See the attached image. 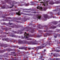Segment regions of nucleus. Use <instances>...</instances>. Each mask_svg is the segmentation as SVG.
Here are the masks:
<instances>
[{"instance_id": "nucleus-57", "label": "nucleus", "mask_w": 60, "mask_h": 60, "mask_svg": "<svg viewBox=\"0 0 60 60\" xmlns=\"http://www.w3.org/2000/svg\"><path fill=\"white\" fill-rule=\"evenodd\" d=\"M38 32H42V31H41V30H39L38 31Z\"/></svg>"}, {"instance_id": "nucleus-34", "label": "nucleus", "mask_w": 60, "mask_h": 60, "mask_svg": "<svg viewBox=\"0 0 60 60\" xmlns=\"http://www.w3.org/2000/svg\"><path fill=\"white\" fill-rule=\"evenodd\" d=\"M16 19L17 20H20L21 19V18L20 17L19 18H16Z\"/></svg>"}, {"instance_id": "nucleus-58", "label": "nucleus", "mask_w": 60, "mask_h": 60, "mask_svg": "<svg viewBox=\"0 0 60 60\" xmlns=\"http://www.w3.org/2000/svg\"><path fill=\"white\" fill-rule=\"evenodd\" d=\"M5 17L4 16H2V17L3 18H4Z\"/></svg>"}, {"instance_id": "nucleus-46", "label": "nucleus", "mask_w": 60, "mask_h": 60, "mask_svg": "<svg viewBox=\"0 0 60 60\" xmlns=\"http://www.w3.org/2000/svg\"><path fill=\"white\" fill-rule=\"evenodd\" d=\"M4 57H8V58H9V56H6L5 55L4 56Z\"/></svg>"}, {"instance_id": "nucleus-45", "label": "nucleus", "mask_w": 60, "mask_h": 60, "mask_svg": "<svg viewBox=\"0 0 60 60\" xmlns=\"http://www.w3.org/2000/svg\"><path fill=\"white\" fill-rule=\"evenodd\" d=\"M56 52H60V50H58L56 49Z\"/></svg>"}, {"instance_id": "nucleus-4", "label": "nucleus", "mask_w": 60, "mask_h": 60, "mask_svg": "<svg viewBox=\"0 0 60 60\" xmlns=\"http://www.w3.org/2000/svg\"><path fill=\"white\" fill-rule=\"evenodd\" d=\"M25 29H26V30L27 32H28V31L31 32V33H33L35 31V30H34V29L32 30V29H28V28H25L23 30H21V31H24Z\"/></svg>"}, {"instance_id": "nucleus-19", "label": "nucleus", "mask_w": 60, "mask_h": 60, "mask_svg": "<svg viewBox=\"0 0 60 60\" xmlns=\"http://www.w3.org/2000/svg\"><path fill=\"white\" fill-rule=\"evenodd\" d=\"M10 26H9L8 28V29L6 28L5 29V31H8V30H11V28H10Z\"/></svg>"}, {"instance_id": "nucleus-35", "label": "nucleus", "mask_w": 60, "mask_h": 60, "mask_svg": "<svg viewBox=\"0 0 60 60\" xmlns=\"http://www.w3.org/2000/svg\"><path fill=\"white\" fill-rule=\"evenodd\" d=\"M19 34H22V33H23V32L21 31V30H19Z\"/></svg>"}, {"instance_id": "nucleus-38", "label": "nucleus", "mask_w": 60, "mask_h": 60, "mask_svg": "<svg viewBox=\"0 0 60 60\" xmlns=\"http://www.w3.org/2000/svg\"><path fill=\"white\" fill-rule=\"evenodd\" d=\"M10 36L11 37H15V35H10Z\"/></svg>"}, {"instance_id": "nucleus-54", "label": "nucleus", "mask_w": 60, "mask_h": 60, "mask_svg": "<svg viewBox=\"0 0 60 60\" xmlns=\"http://www.w3.org/2000/svg\"><path fill=\"white\" fill-rule=\"evenodd\" d=\"M26 6H28L29 5V4H26Z\"/></svg>"}, {"instance_id": "nucleus-2", "label": "nucleus", "mask_w": 60, "mask_h": 60, "mask_svg": "<svg viewBox=\"0 0 60 60\" xmlns=\"http://www.w3.org/2000/svg\"><path fill=\"white\" fill-rule=\"evenodd\" d=\"M42 45H43V46L41 45L37 47H36V49L37 50V51H38V50H39V49H43L44 48H45L46 46V45H47L45 43L43 44Z\"/></svg>"}, {"instance_id": "nucleus-23", "label": "nucleus", "mask_w": 60, "mask_h": 60, "mask_svg": "<svg viewBox=\"0 0 60 60\" xmlns=\"http://www.w3.org/2000/svg\"><path fill=\"white\" fill-rule=\"evenodd\" d=\"M54 4H55V3L53 1H52L49 2V4H51L52 5Z\"/></svg>"}, {"instance_id": "nucleus-60", "label": "nucleus", "mask_w": 60, "mask_h": 60, "mask_svg": "<svg viewBox=\"0 0 60 60\" xmlns=\"http://www.w3.org/2000/svg\"><path fill=\"white\" fill-rule=\"evenodd\" d=\"M11 27H12V28H14V26H11Z\"/></svg>"}, {"instance_id": "nucleus-14", "label": "nucleus", "mask_w": 60, "mask_h": 60, "mask_svg": "<svg viewBox=\"0 0 60 60\" xmlns=\"http://www.w3.org/2000/svg\"><path fill=\"white\" fill-rule=\"evenodd\" d=\"M15 26L16 28H19V27H21V28H23V26H19H19H17L16 25H15Z\"/></svg>"}, {"instance_id": "nucleus-12", "label": "nucleus", "mask_w": 60, "mask_h": 60, "mask_svg": "<svg viewBox=\"0 0 60 60\" xmlns=\"http://www.w3.org/2000/svg\"><path fill=\"white\" fill-rule=\"evenodd\" d=\"M27 47H22L21 48L20 47L19 48V49H24V50H26L27 49Z\"/></svg>"}, {"instance_id": "nucleus-62", "label": "nucleus", "mask_w": 60, "mask_h": 60, "mask_svg": "<svg viewBox=\"0 0 60 60\" xmlns=\"http://www.w3.org/2000/svg\"><path fill=\"white\" fill-rule=\"evenodd\" d=\"M42 54H44V51H43L42 52Z\"/></svg>"}, {"instance_id": "nucleus-40", "label": "nucleus", "mask_w": 60, "mask_h": 60, "mask_svg": "<svg viewBox=\"0 0 60 60\" xmlns=\"http://www.w3.org/2000/svg\"><path fill=\"white\" fill-rule=\"evenodd\" d=\"M41 37V36H40L39 35H37V37H38V38Z\"/></svg>"}, {"instance_id": "nucleus-8", "label": "nucleus", "mask_w": 60, "mask_h": 60, "mask_svg": "<svg viewBox=\"0 0 60 60\" xmlns=\"http://www.w3.org/2000/svg\"><path fill=\"white\" fill-rule=\"evenodd\" d=\"M1 47H4V48H6V47H7L9 46V45H8L7 44H3L1 45H0Z\"/></svg>"}, {"instance_id": "nucleus-15", "label": "nucleus", "mask_w": 60, "mask_h": 60, "mask_svg": "<svg viewBox=\"0 0 60 60\" xmlns=\"http://www.w3.org/2000/svg\"><path fill=\"white\" fill-rule=\"evenodd\" d=\"M60 11V8H57L55 10H53V11Z\"/></svg>"}, {"instance_id": "nucleus-33", "label": "nucleus", "mask_w": 60, "mask_h": 60, "mask_svg": "<svg viewBox=\"0 0 60 60\" xmlns=\"http://www.w3.org/2000/svg\"><path fill=\"white\" fill-rule=\"evenodd\" d=\"M55 41L57 42V44H60V41L59 42L58 41L56 40H55Z\"/></svg>"}, {"instance_id": "nucleus-21", "label": "nucleus", "mask_w": 60, "mask_h": 60, "mask_svg": "<svg viewBox=\"0 0 60 60\" xmlns=\"http://www.w3.org/2000/svg\"><path fill=\"white\" fill-rule=\"evenodd\" d=\"M6 50L5 49H4L2 50H0V53H4V52H5Z\"/></svg>"}, {"instance_id": "nucleus-44", "label": "nucleus", "mask_w": 60, "mask_h": 60, "mask_svg": "<svg viewBox=\"0 0 60 60\" xmlns=\"http://www.w3.org/2000/svg\"><path fill=\"white\" fill-rule=\"evenodd\" d=\"M13 6H14V5H13L12 6V7H8V8H12V7H13Z\"/></svg>"}, {"instance_id": "nucleus-63", "label": "nucleus", "mask_w": 60, "mask_h": 60, "mask_svg": "<svg viewBox=\"0 0 60 60\" xmlns=\"http://www.w3.org/2000/svg\"><path fill=\"white\" fill-rule=\"evenodd\" d=\"M28 49H29V50H30L31 49V48H28Z\"/></svg>"}, {"instance_id": "nucleus-48", "label": "nucleus", "mask_w": 60, "mask_h": 60, "mask_svg": "<svg viewBox=\"0 0 60 60\" xmlns=\"http://www.w3.org/2000/svg\"><path fill=\"white\" fill-rule=\"evenodd\" d=\"M3 41H6V39L5 38H3L2 39Z\"/></svg>"}, {"instance_id": "nucleus-1", "label": "nucleus", "mask_w": 60, "mask_h": 60, "mask_svg": "<svg viewBox=\"0 0 60 60\" xmlns=\"http://www.w3.org/2000/svg\"><path fill=\"white\" fill-rule=\"evenodd\" d=\"M57 24V21H53L52 22L49 23V24L47 25H45L42 26L40 24H38V27L40 29H42L43 27H46V30H48L49 29H55L56 27L54 26H53L52 24L54 25H56Z\"/></svg>"}, {"instance_id": "nucleus-47", "label": "nucleus", "mask_w": 60, "mask_h": 60, "mask_svg": "<svg viewBox=\"0 0 60 60\" xmlns=\"http://www.w3.org/2000/svg\"><path fill=\"white\" fill-rule=\"evenodd\" d=\"M57 14L58 15H60V11Z\"/></svg>"}, {"instance_id": "nucleus-39", "label": "nucleus", "mask_w": 60, "mask_h": 60, "mask_svg": "<svg viewBox=\"0 0 60 60\" xmlns=\"http://www.w3.org/2000/svg\"><path fill=\"white\" fill-rule=\"evenodd\" d=\"M53 60H60V58H56L55 59H54Z\"/></svg>"}, {"instance_id": "nucleus-17", "label": "nucleus", "mask_w": 60, "mask_h": 60, "mask_svg": "<svg viewBox=\"0 0 60 60\" xmlns=\"http://www.w3.org/2000/svg\"><path fill=\"white\" fill-rule=\"evenodd\" d=\"M24 35H25V36H26V38H28V36L29 35V34H27L26 33L24 34Z\"/></svg>"}, {"instance_id": "nucleus-51", "label": "nucleus", "mask_w": 60, "mask_h": 60, "mask_svg": "<svg viewBox=\"0 0 60 60\" xmlns=\"http://www.w3.org/2000/svg\"><path fill=\"white\" fill-rule=\"evenodd\" d=\"M2 25H5V22L3 23H2Z\"/></svg>"}, {"instance_id": "nucleus-13", "label": "nucleus", "mask_w": 60, "mask_h": 60, "mask_svg": "<svg viewBox=\"0 0 60 60\" xmlns=\"http://www.w3.org/2000/svg\"><path fill=\"white\" fill-rule=\"evenodd\" d=\"M7 3L9 4H11V1L10 0H4Z\"/></svg>"}, {"instance_id": "nucleus-29", "label": "nucleus", "mask_w": 60, "mask_h": 60, "mask_svg": "<svg viewBox=\"0 0 60 60\" xmlns=\"http://www.w3.org/2000/svg\"><path fill=\"white\" fill-rule=\"evenodd\" d=\"M5 7H6V5H4L2 6L1 8L2 9H4L5 8Z\"/></svg>"}, {"instance_id": "nucleus-3", "label": "nucleus", "mask_w": 60, "mask_h": 60, "mask_svg": "<svg viewBox=\"0 0 60 60\" xmlns=\"http://www.w3.org/2000/svg\"><path fill=\"white\" fill-rule=\"evenodd\" d=\"M8 19H11V17H8V19L6 18V19H5L6 21H13L14 22H16L17 23H21V22H20V21L18 20H15V19H14L13 20H9Z\"/></svg>"}, {"instance_id": "nucleus-24", "label": "nucleus", "mask_w": 60, "mask_h": 60, "mask_svg": "<svg viewBox=\"0 0 60 60\" xmlns=\"http://www.w3.org/2000/svg\"><path fill=\"white\" fill-rule=\"evenodd\" d=\"M21 13V14H22L23 15H29H29H30V14L25 13L23 12Z\"/></svg>"}, {"instance_id": "nucleus-18", "label": "nucleus", "mask_w": 60, "mask_h": 60, "mask_svg": "<svg viewBox=\"0 0 60 60\" xmlns=\"http://www.w3.org/2000/svg\"><path fill=\"white\" fill-rule=\"evenodd\" d=\"M13 25V24L12 23H10V22H9V23L7 24V26H10V25Z\"/></svg>"}, {"instance_id": "nucleus-59", "label": "nucleus", "mask_w": 60, "mask_h": 60, "mask_svg": "<svg viewBox=\"0 0 60 60\" xmlns=\"http://www.w3.org/2000/svg\"><path fill=\"white\" fill-rule=\"evenodd\" d=\"M2 30H3V31H4V28H2Z\"/></svg>"}, {"instance_id": "nucleus-64", "label": "nucleus", "mask_w": 60, "mask_h": 60, "mask_svg": "<svg viewBox=\"0 0 60 60\" xmlns=\"http://www.w3.org/2000/svg\"><path fill=\"white\" fill-rule=\"evenodd\" d=\"M6 37V35H4V37Z\"/></svg>"}, {"instance_id": "nucleus-7", "label": "nucleus", "mask_w": 60, "mask_h": 60, "mask_svg": "<svg viewBox=\"0 0 60 60\" xmlns=\"http://www.w3.org/2000/svg\"><path fill=\"white\" fill-rule=\"evenodd\" d=\"M29 44H30V45H36L37 44V43L35 42H34L32 41H29L28 42Z\"/></svg>"}, {"instance_id": "nucleus-49", "label": "nucleus", "mask_w": 60, "mask_h": 60, "mask_svg": "<svg viewBox=\"0 0 60 60\" xmlns=\"http://www.w3.org/2000/svg\"><path fill=\"white\" fill-rule=\"evenodd\" d=\"M12 47L13 48H16V46L15 45H13L12 46Z\"/></svg>"}, {"instance_id": "nucleus-16", "label": "nucleus", "mask_w": 60, "mask_h": 60, "mask_svg": "<svg viewBox=\"0 0 60 60\" xmlns=\"http://www.w3.org/2000/svg\"><path fill=\"white\" fill-rule=\"evenodd\" d=\"M7 50L8 51V52H10V51H13L14 50V49H11L10 48L8 49H7Z\"/></svg>"}, {"instance_id": "nucleus-52", "label": "nucleus", "mask_w": 60, "mask_h": 60, "mask_svg": "<svg viewBox=\"0 0 60 60\" xmlns=\"http://www.w3.org/2000/svg\"><path fill=\"white\" fill-rule=\"evenodd\" d=\"M58 36L59 37H60V34H58Z\"/></svg>"}, {"instance_id": "nucleus-27", "label": "nucleus", "mask_w": 60, "mask_h": 60, "mask_svg": "<svg viewBox=\"0 0 60 60\" xmlns=\"http://www.w3.org/2000/svg\"><path fill=\"white\" fill-rule=\"evenodd\" d=\"M36 17L38 19H40L41 18V16H40L39 15H37Z\"/></svg>"}, {"instance_id": "nucleus-9", "label": "nucleus", "mask_w": 60, "mask_h": 60, "mask_svg": "<svg viewBox=\"0 0 60 60\" xmlns=\"http://www.w3.org/2000/svg\"><path fill=\"white\" fill-rule=\"evenodd\" d=\"M51 33H46V34L44 35L45 36V37H47V35H48V36H50V35H51Z\"/></svg>"}, {"instance_id": "nucleus-55", "label": "nucleus", "mask_w": 60, "mask_h": 60, "mask_svg": "<svg viewBox=\"0 0 60 60\" xmlns=\"http://www.w3.org/2000/svg\"><path fill=\"white\" fill-rule=\"evenodd\" d=\"M15 52H11V54H15Z\"/></svg>"}, {"instance_id": "nucleus-43", "label": "nucleus", "mask_w": 60, "mask_h": 60, "mask_svg": "<svg viewBox=\"0 0 60 60\" xmlns=\"http://www.w3.org/2000/svg\"><path fill=\"white\" fill-rule=\"evenodd\" d=\"M28 40H29L30 41H31L32 40V39L31 38H29L28 39Z\"/></svg>"}, {"instance_id": "nucleus-36", "label": "nucleus", "mask_w": 60, "mask_h": 60, "mask_svg": "<svg viewBox=\"0 0 60 60\" xmlns=\"http://www.w3.org/2000/svg\"><path fill=\"white\" fill-rule=\"evenodd\" d=\"M40 57L39 58V59H42V57H43V56L41 55L40 56Z\"/></svg>"}, {"instance_id": "nucleus-32", "label": "nucleus", "mask_w": 60, "mask_h": 60, "mask_svg": "<svg viewBox=\"0 0 60 60\" xmlns=\"http://www.w3.org/2000/svg\"><path fill=\"white\" fill-rule=\"evenodd\" d=\"M9 41L10 39H9V38H6V41H8H8Z\"/></svg>"}, {"instance_id": "nucleus-28", "label": "nucleus", "mask_w": 60, "mask_h": 60, "mask_svg": "<svg viewBox=\"0 0 60 60\" xmlns=\"http://www.w3.org/2000/svg\"><path fill=\"white\" fill-rule=\"evenodd\" d=\"M48 4L47 3V2L46 3H44L43 4V5H44V6H47V5H48Z\"/></svg>"}, {"instance_id": "nucleus-26", "label": "nucleus", "mask_w": 60, "mask_h": 60, "mask_svg": "<svg viewBox=\"0 0 60 60\" xmlns=\"http://www.w3.org/2000/svg\"><path fill=\"white\" fill-rule=\"evenodd\" d=\"M12 32L14 33V34H19V32H17L16 31H12Z\"/></svg>"}, {"instance_id": "nucleus-20", "label": "nucleus", "mask_w": 60, "mask_h": 60, "mask_svg": "<svg viewBox=\"0 0 60 60\" xmlns=\"http://www.w3.org/2000/svg\"><path fill=\"white\" fill-rule=\"evenodd\" d=\"M37 9H39V10H42L43 8L42 7H40L39 6H38L37 7Z\"/></svg>"}, {"instance_id": "nucleus-50", "label": "nucleus", "mask_w": 60, "mask_h": 60, "mask_svg": "<svg viewBox=\"0 0 60 60\" xmlns=\"http://www.w3.org/2000/svg\"><path fill=\"white\" fill-rule=\"evenodd\" d=\"M50 14H51L52 15H53V13H52V12H50L49 13Z\"/></svg>"}, {"instance_id": "nucleus-10", "label": "nucleus", "mask_w": 60, "mask_h": 60, "mask_svg": "<svg viewBox=\"0 0 60 60\" xmlns=\"http://www.w3.org/2000/svg\"><path fill=\"white\" fill-rule=\"evenodd\" d=\"M27 20V18L26 17V16H25L23 19L22 20V21L23 22H25Z\"/></svg>"}, {"instance_id": "nucleus-41", "label": "nucleus", "mask_w": 60, "mask_h": 60, "mask_svg": "<svg viewBox=\"0 0 60 60\" xmlns=\"http://www.w3.org/2000/svg\"><path fill=\"white\" fill-rule=\"evenodd\" d=\"M60 2H59V1H57L56 2V4H60Z\"/></svg>"}, {"instance_id": "nucleus-56", "label": "nucleus", "mask_w": 60, "mask_h": 60, "mask_svg": "<svg viewBox=\"0 0 60 60\" xmlns=\"http://www.w3.org/2000/svg\"><path fill=\"white\" fill-rule=\"evenodd\" d=\"M15 1H14V2L13 3V4H15L16 3H15Z\"/></svg>"}, {"instance_id": "nucleus-11", "label": "nucleus", "mask_w": 60, "mask_h": 60, "mask_svg": "<svg viewBox=\"0 0 60 60\" xmlns=\"http://www.w3.org/2000/svg\"><path fill=\"white\" fill-rule=\"evenodd\" d=\"M23 10H27V11H29V10H31V11H36V10L35 9H23Z\"/></svg>"}, {"instance_id": "nucleus-37", "label": "nucleus", "mask_w": 60, "mask_h": 60, "mask_svg": "<svg viewBox=\"0 0 60 60\" xmlns=\"http://www.w3.org/2000/svg\"><path fill=\"white\" fill-rule=\"evenodd\" d=\"M48 32L50 33H52L53 32V31L52 30H48Z\"/></svg>"}, {"instance_id": "nucleus-42", "label": "nucleus", "mask_w": 60, "mask_h": 60, "mask_svg": "<svg viewBox=\"0 0 60 60\" xmlns=\"http://www.w3.org/2000/svg\"><path fill=\"white\" fill-rule=\"evenodd\" d=\"M60 49V47H55V49Z\"/></svg>"}, {"instance_id": "nucleus-53", "label": "nucleus", "mask_w": 60, "mask_h": 60, "mask_svg": "<svg viewBox=\"0 0 60 60\" xmlns=\"http://www.w3.org/2000/svg\"><path fill=\"white\" fill-rule=\"evenodd\" d=\"M21 39H24V37H23V36H21Z\"/></svg>"}, {"instance_id": "nucleus-30", "label": "nucleus", "mask_w": 60, "mask_h": 60, "mask_svg": "<svg viewBox=\"0 0 60 60\" xmlns=\"http://www.w3.org/2000/svg\"><path fill=\"white\" fill-rule=\"evenodd\" d=\"M16 57H14V59L13 58H12V60H18V59H16Z\"/></svg>"}, {"instance_id": "nucleus-25", "label": "nucleus", "mask_w": 60, "mask_h": 60, "mask_svg": "<svg viewBox=\"0 0 60 60\" xmlns=\"http://www.w3.org/2000/svg\"><path fill=\"white\" fill-rule=\"evenodd\" d=\"M58 35V34H55V35L54 36V37L55 38H56L57 37V36Z\"/></svg>"}, {"instance_id": "nucleus-6", "label": "nucleus", "mask_w": 60, "mask_h": 60, "mask_svg": "<svg viewBox=\"0 0 60 60\" xmlns=\"http://www.w3.org/2000/svg\"><path fill=\"white\" fill-rule=\"evenodd\" d=\"M26 43V40L21 41V40L19 39L18 40V43L19 44H25Z\"/></svg>"}, {"instance_id": "nucleus-31", "label": "nucleus", "mask_w": 60, "mask_h": 60, "mask_svg": "<svg viewBox=\"0 0 60 60\" xmlns=\"http://www.w3.org/2000/svg\"><path fill=\"white\" fill-rule=\"evenodd\" d=\"M57 55V54H54L53 56L55 57H57V56H58Z\"/></svg>"}, {"instance_id": "nucleus-22", "label": "nucleus", "mask_w": 60, "mask_h": 60, "mask_svg": "<svg viewBox=\"0 0 60 60\" xmlns=\"http://www.w3.org/2000/svg\"><path fill=\"white\" fill-rule=\"evenodd\" d=\"M16 15H19V16H20L21 15V14H20V11H19L18 12H16Z\"/></svg>"}, {"instance_id": "nucleus-61", "label": "nucleus", "mask_w": 60, "mask_h": 60, "mask_svg": "<svg viewBox=\"0 0 60 60\" xmlns=\"http://www.w3.org/2000/svg\"><path fill=\"white\" fill-rule=\"evenodd\" d=\"M25 54H27V53H28V52H25Z\"/></svg>"}, {"instance_id": "nucleus-5", "label": "nucleus", "mask_w": 60, "mask_h": 60, "mask_svg": "<svg viewBox=\"0 0 60 60\" xmlns=\"http://www.w3.org/2000/svg\"><path fill=\"white\" fill-rule=\"evenodd\" d=\"M44 19H43L44 20H46L47 19H49L50 18L49 16H48L47 14H44Z\"/></svg>"}]
</instances>
